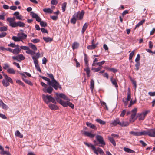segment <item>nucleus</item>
<instances>
[{
	"mask_svg": "<svg viewBox=\"0 0 155 155\" xmlns=\"http://www.w3.org/2000/svg\"><path fill=\"white\" fill-rule=\"evenodd\" d=\"M12 39L15 42H18L21 41L20 39L19 36L16 37L15 36H13L12 37Z\"/></svg>",
	"mask_w": 155,
	"mask_h": 155,
	"instance_id": "79ce46f5",
	"label": "nucleus"
},
{
	"mask_svg": "<svg viewBox=\"0 0 155 155\" xmlns=\"http://www.w3.org/2000/svg\"><path fill=\"white\" fill-rule=\"evenodd\" d=\"M21 50V49L16 48L13 50V53L14 54L17 55L20 53Z\"/></svg>",
	"mask_w": 155,
	"mask_h": 155,
	"instance_id": "393cba45",
	"label": "nucleus"
},
{
	"mask_svg": "<svg viewBox=\"0 0 155 155\" xmlns=\"http://www.w3.org/2000/svg\"><path fill=\"white\" fill-rule=\"evenodd\" d=\"M95 121L101 125H104L106 124V122L105 121L100 119H96Z\"/></svg>",
	"mask_w": 155,
	"mask_h": 155,
	"instance_id": "e433bc0d",
	"label": "nucleus"
},
{
	"mask_svg": "<svg viewBox=\"0 0 155 155\" xmlns=\"http://www.w3.org/2000/svg\"><path fill=\"white\" fill-rule=\"evenodd\" d=\"M29 46L34 51H36L37 50V48L35 45L32 44L31 43H28Z\"/></svg>",
	"mask_w": 155,
	"mask_h": 155,
	"instance_id": "72a5a7b5",
	"label": "nucleus"
},
{
	"mask_svg": "<svg viewBox=\"0 0 155 155\" xmlns=\"http://www.w3.org/2000/svg\"><path fill=\"white\" fill-rule=\"evenodd\" d=\"M42 98L45 103L48 104L49 102H51L54 104H56V102L54 98H53L51 95H42Z\"/></svg>",
	"mask_w": 155,
	"mask_h": 155,
	"instance_id": "7ed1b4c3",
	"label": "nucleus"
},
{
	"mask_svg": "<svg viewBox=\"0 0 155 155\" xmlns=\"http://www.w3.org/2000/svg\"><path fill=\"white\" fill-rule=\"evenodd\" d=\"M47 93L49 94H51L53 90V88L51 87H49L47 88Z\"/></svg>",
	"mask_w": 155,
	"mask_h": 155,
	"instance_id": "6e6d98bb",
	"label": "nucleus"
},
{
	"mask_svg": "<svg viewBox=\"0 0 155 155\" xmlns=\"http://www.w3.org/2000/svg\"><path fill=\"white\" fill-rule=\"evenodd\" d=\"M84 70L85 71L87 74H88V73H90V69L89 68L88 65L87 66H86V68H84Z\"/></svg>",
	"mask_w": 155,
	"mask_h": 155,
	"instance_id": "13d9d810",
	"label": "nucleus"
},
{
	"mask_svg": "<svg viewBox=\"0 0 155 155\" xmlns=\"http://www.w3.org/2000/svg\"><path fill=\"white\" fill-rule=\"evenodd\" d=\"M48 107L51 109L52 110H56L58 108V107L57 105L53 104H50Z\"/></svg>",
	"mask_w": 155,
	"mask_h": 155,
	"instance_id": "a211bd4d",
	"label": "nucleus"
},
{
	"mask_svg": "<svg viewBox=\"0 0 155 155\" xmlns=\"http://www.w3.org/2000/svg\"><path fill=\"white\" fill-rule=\"evenodd\" d=\"M20 74L22 76V79L27 84H29L30 85L32 86L33 85V84L32 83V82L30 81L29 80H28L26 79H25V78L26 77V76L25 75V74H24V73H20Z\"/></svg>",
	"mask_w": 155,
	"mask_h": 155,
	"instance_id": "1a4fd4ad",
	"label": "nucleus"
},
{
	"mask_svg": "<svg viewBox=\"0 0 155 155\" xmlns=\"http://www.w3.org/2000/svg\"><path fill=\"white\" fill-rule=\"evenodd\" d=\"M7 28L6 27L4 26L0 28V31H6Z\"/></svg>",
	"mask_w": 155,
	"mask_h": 155,
	"instance_id": "680f3d73",
	"label": "nucleus"
},
{
	"mask_svg": "<svg viewBox=\"0 0 155 155\" xmlns=\"http://www.w3.org/2000/svg\"><path fill=\"white\" fill-rule=\"evenodd\" d=\"M84 143L85 144V145L88 147H91L92 149L94 151V152L95 153H97V152L96 150V148L93 145H92L91 143H87L84 142Z\"/></svg>",
	"mask_w": 155,
	"mask_h": 155,
	"instance_id": "f3484780",
	"label": "nucleus"
},
{
	"mask_svg": "<svg viewBox=\"0 0 155 155\" xmlns=\"http://www.w3.org/2000/svg\"><path fill=\"white\" fill-rule=\"evenodd\" d=\"M86 125L90 128L93 129L94 130H96L97 129L95 125L92 124L91 123L89 122H87L86 123Z\"/></svg>",
	"mask_w": 155,
	"mask_h": 155,
	"instance_id": "dca6fc26",
	"label": "nucleus"
},
{
	"mask_svg": "<svg viewBox=\"0 0 155 155\" xmlns=\"http://www.w3.org/2000/svg\"><path fill=\"white\" fill-rule=\"evenodd\" d=\"M140 55L139 54H138L135 59V61L136 62H139V61L140 59Z\"/></svg>",
	"mask_w": 155,
	"mask_h": 155,
	"instance_id": "69168bd1",
	"label": "nucleus"
},
{
	"mask_svg": "<svg viewBox=\"0 0 155 155\" xmlns=\"http://www.w3.org/2000/svg\"><path fill=\"white\" fill-rule=\"evenodd\" d=\"M84 13V11L82 10L80 12H78L75 14H78L77 19H78L79 20H81L83 18Z\"/></svg>",
	"mask_w": 155,
	"mask_h": 155,
	"instance_id": "9b49d317",
	"label": "nucleus"
},
{
	"mask_svg": "<svg viewBox=\"0 0 155 155\" xmlns=\"http://www.w3.org/2000/svg\"><path fill=\"white\" fill-rule=\"evenodd\" d=\"M105 62V61H103L101 62H99L97 63V64L99 67L102 66L101 65L103 64Z\"/></svg>",
	"mask_w": 155,
	"mask_h": 155,
	"instance_id": "0e129e2a",
	"label": "nucleus"
},
{
	"mask_svg": "<svg viewBox=\"0 0 155 155\" xmlns=\"http://www.w3.org/2000/svg\"><path fill=\"white\" fill-rule=\"evenodd\" d=\"M149 136L155 137V129H149Z\"/></svg>",
	"mask_w": 155,
	"mask_h": 155,
	"instance_id": "2eb2a0df",
	"label": "nucleus"
},
{
	"mask_svg": "<svg viewBox=\"0 0 155 155\" xmlns=\"http://www.w3.org/2000/svg\"><path fill=\"white\" fill-rule=\"evenodd\" d=\"M18 59L20 61L21 60H23L25 58V57L22 54H18L17 55Z\"/></svg>",
	"mask_w": 155,
	"mask_h": 155,
	"instance_id": "c03bdc74",
	"label": "nucleus"
},
{
	"mask_svg": "<svg viewBox=\"0 0 155 155\" xmlns=\"http://www.w3.org/2000/svg\"><path fill=\"white\" fill-rule=\"evenodd\" d=\"M84 60L85 62V66H87L88 65V60L87 55L86 54H84Z\"/></svg>",
	"mask_w": 155,
	"mask_h": 155,
	"instance_id": "4be33fe9",
	"label": "nucleus"
},
{
	"mask_svg": "<svg viewBox=\"0 0 155 155\" xmlns=\"http://www.w3.org/2000/svg\"><path fill=\"white\" fill-rule=\"evenodd\" d=\"M18 36H19L20 39L21 40V41L23 42L22 40L26 39L27 37V35L24 33H18Z\"/></svg>",
	"mask_w": 155,
	"mask_h": 155,
	"instance_id": "ddd939ff",
	"label": "nucleus"
},
{
	"mask_svg": "<svg viewBox=\"0 0 155 155\" xmlns=\"http://www.w3.org/2000/svg\"><path fill=\"white\" fill-rule=\"evenodd\" d=\"M137 108H134L131 110V119L129 120V121L130 122H133L136 119L135 118V117L137 114Z\"/></svg>",
	"mask_w": 155,
	"mask_h": 155,
	"instance_id": "423d86ee",
	"label": "nucleus"
},
{
	"mask_svg": "<svg viewBox=\"0 0 155 155\" xmlns=\"http://www.w3.org/2000/svg\"><path fill=\"white\" fill-rule=\"evenodd\" d=\"M2 83L3 85L5 87H7L10 85L9 82L5 79L2 80Z\"/></svg>",
	"mask_w": 155,
	"mask_h": 155,
	"instance_id": "2f4dec72",
	"label": "nucleus"
},
{
	"mask_svg": "<svg viewBox=\"0 0 155 155\" xmlns=\"http://www.w3.org/2000/svg\"><path fill=\"white\" fill-rule=\"evenodd\" d=\"M40 24L41 26L42 27H45L47 25V23L43 21H41L40 22Z\"/></svg>",
	"mask_w": 155,
	"mask_h": 155,
	"instance_id": "864d4df0",
	"label": "nucleus"
},
{
	"mask_svg": "<svg viewBox=\"0 0 155 155\" xmlns=\"http://www.w3.org/2000/svg\"><path fill=\"white\" fill-rule=\"evenodd\" d=\"M94 87V82L93 79H91L90 82V88L92 92L93 91Z\"/></svg>",
	"mask_w": 155,
	"mask_h": 155,
	"instance_id": "6ab92c4d",
	"label": "nucleus"
},
{
	"mask_svg": "<svg viewBox=\"0 0 155 155\" xmlns=\"http://www.w3.org/2000/svg\"><path fill=\"white\" fill-rule=\"evenodd\" d=\"M96 150L97 152V153H95L97 155H98V152H99L101 154H103L104 153V152L103 150L99 147L97 148V149L96 148Z\"/></svg>",
	"mask_w": 155,
	"mask_h": 155,
	"instance_id": "49530a36",
	"label": "nucleus"
},
{
	"mask_svg": "<svg viewBox=\"0 0 155 155\" xmlns=\"http://www.w3.org/2000/svg\"><path fill=\"white\" fill-rule=\"evenodd\" d=\"M102 66L99 67L97 68H92L91 70L93 71L94 72H97L99 71L101 69Z\"/></svg>",
	"mask_w": 155,
	"mask_h": 155,
	"instance_id": "a19ab883",
	"label": "nucleus"
},
{
	"mask_svg": "<svg viewBox=\"0 0 155 155\" xmlns=\"http://www.w3.org/2000/svg\"><path fill=\"white\" fill-rule=\"evenodd\" d=\"M58 96L61 97L64 100L67 101L69 100V99L64 94L61 93L58 94Z\"/></svg>",
	"mask_w": 155,
	"mask_h": 155,
	"instance_id": "cd10ccee",
	"label": "nucleus"
},
{
	"mask_svg": "<svg viewBox=\"0 0 155 155\" xmlns=\"http://www.w3.org/2000/svg\"><path fill=\"white\" fill-rule=\"evenodd\" d=\"M130 133L134 136H139V132L130 131Z\"/></svg>",
	"mask_w": 155,
	"mask_h": 155,
	"instance_id": "a18cd8bd",
	"label": "nucleus"
},
{
	"mask_svg": "<svg viewBox=\"0 0 155 155\" xmlns=\"http://www.w3.org/2000/svg\"><path fill=\"white\" fill-rule=\"evenodd\" d=\"M108 140L110 141V142L113 144V145L114 146H116V143L115 142L113 139V137H108Z\"/></svg>",
	"mask_w": 155,
	"mask_h": 155,
	"instance_id": "c756f323",
	"label": "nucleus"
},
{
	"mask_svg": "<svg viewBox=\"0 0 155 155\" xmlns=\"http://www.w3.org/2000/svg\"><path fill=\"white\" fill-rule=\"evenodd\" d=\"M0 107L5 110H7L8 108L7 106L1 100H0Z\"/></svg>",
	"mask_w": 155,
	"mask_h": 155,
	"instance_id": "412c9836",
	"label": "nucleus"
},
{
	"mask_svg": "<svg viewBox=\"0 0 155 155\" xmlns=\"http://www.w3.org/2000/svg\"><path fill=\"white\" fill-rule=\"evenodd\" d=\"M129 124V123L127 121H123L120 122L119 123V125L122 127L127 126H128Z\"/></svg>",
	"mask_w": 155,
	"mask_h": 155,
	"instance_id": "a878e982",
	"label": "nucleus"
},
{
	"mask_svg": "<svg viewBox=\"0 0 155 155\" xmlns=\"http://www.w3.org/2000/svg\"><path fill=\"white\" fill-rule=\"evenodd\" d=\"M140 65V63L139 62H136V63L135 64L136 67V69L137 70H138L139 69V66Z\"/></svg>",
	"mask_w": 155,
	"mask_h": 155,
	"instance_id": "338daca9",
	"label": "nucleus"
},
{
	"mask_svg": "<svg viewBox=\"0 0 155 155\" xmlns=\"http://www.w3.org/2000/svg\"><path fill=\"white\" fill-rule=\"evenodd\" d=\"M81 133L83 135H85L91 138H93L94 137L95 135V134H93L91 132H88L83 130L81 131Z\"/></svg>",
	"mask_w": 155,
	"mask_h": 155,
	"instance_id": "0eeeda50",
	"label": "nucleus"
},
{
	"mask_svg": "<svg viewBox=\"0 0 155 155\" xmlns=\"http://www.w3.org/2000/svg\"><path fill=\"white\" fill-rule=\"evenodd\" d=\"M9 65L7 63H5L3 64V69H7L8 68H9Z\"/></svg>",
	"mask_w": 155,
	"mask_h": 155,
	"instance_id": "4d7b16f0",
	"label": "nucleus"
},
{
	"mask_svg": "<svg viewBox=\"0 0 155 155\" xmlns=\"http://www.w3.org/2000/svg\"><path fill=\"white\" fill-rule=\"evenodd\" d=\"M69 101V100L67 101L66 102H65L62 100H60L59 103L64 107H66L68 106L72 109H73L74 107V105L71 103Z\"/></svg>",
	"mask_w": 155,
	"mask_h": 155,
	"instance_id": "20e7f679",
	"label": "nucleus"
},
{
	"mask_svg": "<svg viewBox=\"0 0 155 155\" xmlns=\"http://www.w3.org/2000/svg\"><path fill=\"white\" fill-rule=\"evenodd\" d=\"M43 11L46 13H51L53 11L50 8L44 9Z\"/></svg>",
	"mask_w": 155,
	"mask_h": 155,
	"instance_id": "37998d69",
	"label": "nucleus"
},
{
	"mask_svg": "<svg viewBox=\"0 0 155 155\" xmlns=\"http://www.w3.org/2000/svg\"><path fill=\"white\" fill-rule=\"evenodd\" d=\"M41 77L43 79L47 81L48 85H51V80L49 78L42 76H41Z\"/></svg>",
	"mask_w": 155,
	"mask_h": 155,
	"instance_id": "f704fd0d",
	"label": "nucleus"
},
{
	"mask_svg": "<svg viewBox=\"0 0 155 155\" xmlns=\"http://www.w3.org/2000/svg\"><path fill=\"white\" fill-rule=\"evenodd\" d=\"M134 50L131 53H130L129 55V59L130 60H131L132 58L134 55Z\"/></svg>",
	"mask_w": 155,
	"mask_h": 155,
	"instance_id": "052dcab7",
	"label": "nucleus"
},
{
	"mask_svg": "<svg viewBox=\"0 0 155 155\" xmlns=\"http://www.w3.org/2000/svg\"><path fill=\"white\" fill-rule=\"evenodd\" d=\"M78 14H74L73 15V17L71 20V23L74 24L76 23V22L77 19Z\"/></svg>",
	"mask_w": 155,
	"mask_h": 155,
	"instance_id": "4468645a",
	"label": "nucleus"
},
{
	"mask_svg": "<svg viewBox=\"0 0 155 155\" xmlns=\"http://www.w3.org/2000/svg\"><path fill=\"white\" fill-rule=\"evenodd\" d=\"M79 44L77 42H74L72 44V48L73 50L77 48L79 46Z\"/></svg>",
	"mask_w": 155,
	"mask_h": 155,
	"instance_id": "bb28decb",
	"label": "nucleus"
},
{
	"mask_svg": "<svg viewBox=\"0 0 155 155\" xmlns=\"http://www.w3.org/2000/svg\"><path fill=\"white\" fill-rule=\"evenodd\" d=\"M43 40L45 41L46 42H51L52 41V39L49 37H43Z\"/></svg>",
	"mask_w": 155,
	"mask_h": 155,
	"instance_id": "c9c22d12",
	"label": "nucleus"
},
{
	"mask_svg": "<svg viewBox=\"0 0 155 155\" xmlns=\"http://www.w3.org/2000/svg\"><path fill=\"white\" fill-rule=\"evenodd\" d=\"M67 5V3L66 2H64L62 4V9L63 12L65 11Z\"/></svg>",
	"mask_w": 155,
	"mask_h": 155,
	"instance_id": "8fccbe9b",
	"label": "nucleus"
},
{
	"mask_svg": "<svg viewBox=\"0 0 155 155\" xmlns=\"http://www.w3.org/2000/svg\"><path fill=\"white\" fill-rule=\"evenodd\" d=\"M98 45V43H97L96 44H92L91 45H89L87 47L88 49L91 50L94 49L96 47L97 45Z\"/></svg>",
	"mask_w": 155,
	"mask_h": 155,
	"instance_id": "7c9ffc66",
	"label": "nucleus"
},
{
	"mask_svg": "<svg viewBox=\"0 0 155 155\" xmlns=\"http://www.w3.org/2000/svg\"><path fill=\"white\" fill-rule=\"evenodd\" d=\"M120 122L119 119H117L114 121L112 123V124L113 126H115L117 124L119 125V123Z\"/></svg>",
	"mask_w": 155,
	"mask_h": 155,
	"instance_id": "4c0bfd02",
	"label": "nucleus"
},
{
	"mask_svg": "<svg viewBox=\"0 0 155 155\" xmlns=\"http://www.w3.org/2000/svg\"><path fill=\"white\" fill-rule=\"evenodd\" d=\"M145 21V20H143L139 22L136 26V28L139 27L140 26L142 25Z\"/></svg>",
	"mask_w": 155,
	"mask_h": 155,
	"instance_id": "09e8293b",
	"label": "nucleus"
},
{
	"mask_svg": "<svg viewBox=\"0 0 155 155\" xmlns=\"http://www.w3.org/2000/svg\"><path fill=\"white\" fill-rule=\"evenodd\" d=\"M96 137L99 143L102 145L101 147H103V146H104L105 145V143L103 137L101 136L97 135H96Z\"/></svg>",
	"mask_w": 155,
	"mask_h": 155,
	"instance_id": "6e6552de",
	"label": "nucleus"
},
{
	"mask_svg": "<svg viewBox=\"0 0 155 155\" xmlns=\"http://www.w3.org/2000/svg\"><path fill=\"white\" fill-rule=\"evenodd\" d=\"M124 150L125 152L130 153H133L135 152L134 151L128 148L124 147Z\"/></svg>",
	"mask_w": 155,
	"mask_h": 155,
	"instance_id": "473e14b6",
	"label": "nucleus"
},
{
	"mask_svg": "<svg viewBox=\"0 0 155 155\" xmlns=\"http://www.w3.org/2000/svg\"><path fill=\"white\" fill-rule=\"evenodd\" d=\"M0 154L2 155H11V154L9 152L5 151L4 150V149L3 150L1 153H0Z\"/></svg>",
	"mask_w": 155,
	"mask_h": 155,
	"instance_id": "3c124183",
	"label": "nucleus"
},
{
	"mask_svg": "<svg viewBox=\"0 0 155 155\" xmlns=\"http://www.w3.org/2000/svg\"><path fill=\"white\" fill-rule=\"evenodd\" d=\"M16 82L19 85H22L23 87L25 86V84L22 81L20 80H17L16 81Z\"/></svg>",
	"mask_w": 155,
	"mask_h": 155,
	"instance_id": "bf43d9fd",
	"label": "nucleus"
},
{
	"mask_svg": "<svg viewBox=\"0 0 155 155\" xmlns=\"http://www.w3.org/2000/svg\"><path fill=\"white\" fill-rule=\"evenodd\" d=\"M40 41V40L38 39H35L31 40V41L34 43L39 42Z\"/></svg>",
	"mask_w": 155,
	"mask_h": 155,
	"instance_id": "774afa93",
	"label": "nucleus"
},
{
	"mask_svg": "<svg viewBox=\"0 0 155 155\" xmlns=\"http://www.w3.org/2000/svg\"><path fill=\"white\" fill-rule=\"evenodd\" d=\"M51 3L52 5H56L58 4V2L57 0H52Z\"/></svg>",
	"mask_w": 155,
	"mask_h": 155,
	"instance_id": "e2e57ef3",
	"label": "nucleus"
},
{
	"mask_svg": "<svg viewBox=\"0 0 155 155\" xmlns=\"http://www.w3.org/2000/svg\"><path fill=\"white\" fill-rule=\"evenodd\" d=\"M7 71L8 72L9 74H14L15 73V71L12 68H8V69H7Z\"/></svg>",
	"mask_w": 155,
	"mask_h": 155,
	"instance_id": "58836bf2",
	"label": "nucleus"
},
{
	"mask_svg": "<svg viewBox=\"0 0 155 155\" xmlns=\"http://www.w3.org/2000/svg\"><path fill=\"white\" fill-rule=\"evenodd\" d=\"M110 81L113 85H114L116 88L118 86L117 83L115 79H113V77H111L110 78Z\"/></svg>",
	"mask_w": 155,
	"mask_h": 155,
	"instance_id": "b1692460",
	"label": "nucleus"
},
{
	"mask_svg": "<svg viewBox=\"0 0 155 155\" xmlns=\"http://www.w3.org/2000/svg\"><path fill=\"white\" fill-rule=\"evenodd\" d=\"M150 112V110H145L140 114H138L137 115L139 117V120H144L146 115Z\"/></svg>",
	"mask_w": 155,
	"mask_h": 155,
	"instance_id": "39448f33",
	"label": "nucleus"
},
{
	"mask_svg": "<svg viewBox=\"0 0 155 155\" xmlns=\"http://www.w3.org/2000/svg\"><path fill=\"white\" fill-rule=\"evenodd\" d=\"M106 69L108 70L112 71L114 73H116L117 71V70L114 68H107Z\"/></svg>",
	"mask_w": 155,
	"mask_h": 155,
	"instance_id": "603ef678",
	"label": "nucleus"
},
{
	"mask_svg": "<svg viewBox=\"0 0 155 155\" xmlns=\"http://www.w3.org/2000/svg\"><path fill=\"white\" fill-rule=\"evenodd\" d=\"M88 26V25L87 23H85L83 27L82 28V30L81 32L82 33H84L86 30V29L87 28Z\"/></svg>",
	"mask_w": 155,
	"mask_h": 155,
	"instance_id": "ea45409f",
	"label": "nucleus"
},
{
	"mask_svg": "<svg viewBox=\"0 0 155 155\" xmlns=\"http://www.w3.org/2000/svg\"><path fill=\"white\" fill-rule=\"evenodd\" d=\"M48 76L50 78L51 80V86H52L55 89L57 90L58 88H61V86L54 78L53 75L52 74L47 73Z\"/></svg>",
	"mask_w": 155,
	"mask_h": 155,
	"instance_id": "f03ea898",
	"label": "nucleus"
},
{
	"mask_svg": "<svg viewBox=\"0 0 155 155\" xmlns=\"http://www.w3.org/2000/svg\"><path fill=\"white\" fill-rule=\"evenodd\" d=\"M30 15L33 18H35L36 21L38 22H40L41 21L40 18L38 16L37 14L34 13L33 12H31L30 13Z\"/></svg>",
	"mask_w": 155,
	"mask_h": 155,
	"instance_id": "9d476101",
	"label": "nucleus"
},
{
	"mask_svg": "<svg viewBox=\"0 0 155 155\" xmlns=\"http://www.w3.org/2000/svg\"><path fill=\"white\" fill-rule=\"evenodd\" d=\"M3 75L5 78V80H6L8 82L11 83L12 84L13 83L12 80L10 77H8L6 74H4Z\"/></svg>",
	"mask_w": 155,
	"mask_h": 155,
	"instance_id": "5701e85b",
	"label": "nucleus"
},
{
	"mask_svg": "<svg viewBox=\"0 0 155 155\" xmlns=\"http://www.w3.org/2000/svg\"><path fill=\"white\" fill-rule=\"evenodd\" d=\"M26 53L28 54H30L31 55H33L35 54L34 51H33L32 50L30 49L29 48V49L26 51Z\"/></svg>",
	"mask_w": 155,
	"mask_h": 155,
	"instance_id": "de8ad7c7",
	"label": "nucleus"
},
{
	"mask_svg": "<svg viewBox=\"0 0 155 155\" xmlns=\"http://www.w3.org/2000/svg\"><path fill=\"white\" fill-rule=\"evenodd\" d=\"M7 20L9 23V25L12 27L15 28L18 26L23 27L25 25L24 23L21 21H18L17 22H15V18L14 17L8 18H7Z\"/></svg>",
	"mask_w": 155,
	"mask_h": 155,
	"instance_id": "f257e3e1",
	"label": "nucleus"
},
{
	"mask_svg": "<svg viewBox=\"0 0 155 155\" xmlns=\"http://www.w3.org/2000/svg\"><path fill=\"white\" fill-rule=\"evenodd\" d=\"M8 45L9 46H10L12 48H18L19 47L18 45H15V44L13 43H11L10 44H8Z\"/></svg>",
	"mask_w": 155,
	"mask_h": 155,
	"instance_id": "5fc2aeb1",
	"label": "nucleus"
},
{
	"mask_svg": "<svg viewBox=\"0 0 155 155\" xmlns=\"http://www.w3.org/2000/svg\"><path fill=\"white\" fill-rule=\"evenodd\" d=\"M128 91L127 93V101H124V100H123V102H124V104L126 105L127 104V101H129L131 99V93H130V90L129 88H128Z\"/></svg>",
	"mask_w": 155,
	"mask_h": 155,
	"instance_id": "f8f14e48",
	"label": "nucleus"
},
{
	"mask_svg": "<svg viewBox=\"0 0 155 155\" xmlns=\"http://www.w3.org/2000/svg\"><path fill=\"white\" fill-rule=\"evenodd\" d=\"M149 134V130L147 131L143 130L141 132H139V136H141L142 135L145 136L147 135L148 136Z\"/></svg>",
	"mask_w": 155,
	"mask_h": 155,
	"instance_id": "aec40b11",
	"label": "nucleus"
},
{
	"mask_svg": "<svg viewBox=\"0 0 155 155\" xmlns=\"http://www.w3.org/2000/svg\"><path fill=\"white\" fill-rule=\"evenodd\" d=\"M15 135L16 136L20 138H22L23 137V135L21 134L18 130H17L15 132Z\"/></svg>",
	"mask_w": 155,
	"mask_h": 155,
	"instance_id": "c85d7f7f",
	"label": "nucleus"
}]
</instances>
